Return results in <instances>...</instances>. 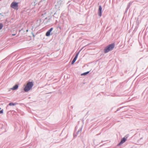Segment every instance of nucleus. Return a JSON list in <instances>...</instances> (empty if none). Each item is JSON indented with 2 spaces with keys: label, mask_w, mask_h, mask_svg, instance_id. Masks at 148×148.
<instances>
[{
  "label": "nucleus",
  "mask_w": 148,
  "mask_h": 148,
  "mask_svg": "<svg viewBox=\"0 0 148 148\" xmlns=\"http://www.w3.org/2000/svg\"><path fill=\"white\" fill-rule=\"evenodd\" d=\"M126 140V138L125 137L123 138L121 140L120 142L118 144V146H119L124 143Z\"/></svg>",
  "instance_id": "obj_5"
},
{
  "label": "nucleus",
  "mask_w": 148,
  "mask_h": 148,
  "mask_svg": "<svg viewBox=\"0 0 148 148\" xmlns=\"http://www.w3.org/2000/svg\"><path fill=\"white\" fill-rule=\"evenodd\" d=\"M3 112V110L0 111V114L2 113Z\"/></svg>",
  "instance_id": "obj_15"
},
{
  "label": "nucleus",
  "mask_w": 148,
  "mask_h": 148,
  "mask_svg": "<svg viewBox=\"0 0 148 148\" xmlns=\"http://www.w3.org/2000/svg\"><path fill=\"white\" fill-rule=\"evenodd\" d=\"M16 105V104L15 103H12V102H11V103H10L8 105L10 106H14L15 105Z\"/></svg>",
  "instance_id": "obj_10"
},
{
  "label": "nucleus",
  "mask_w": 148,
  "mask_h": 148,
  "mask_svg": "<svg viewBox=\"0 0 148 148\" xmlns=\"http://www.w3.org/2000/svg\"><path fill=\"white\" fill-rule=\"evenodd\" d=\"M82 126L79 128V130L77 131V132L76 133L77 134L76 135L75 134H74V137L76 136L77 134H80L82 132Z\"/></svg>",
  "instance_id": "obj_6"
},
{
  "label": "nucleus",
  "mask_w": 148,
  "mask_h": 148,
  "mask_svg": "<svg viewBox=\"0 0 148 148\" xmlns=\"http://www.w3.org/2000/svg\"><path fill=\"white\" fill-rule=\"evenodd\" d=\"M115 44L114 43H112L107 46L104 49V52L105 53L108 52L109 51H112L114 47Z\"/></svg>",
  "instance_id": "obj_1"
},
{
  "label": "nucleus",
  "mask_w": 148,
  "mask_h": 148,
  "mask_svg": "<svg viewBox=\"0 0 148 148\" xmlns=\"http://www.w3.org/2000/svg\"><path fill=\"white\" fill-rule=\"evenodd\" d=\"M15 35H16V34H12V36H15Z\"/></svg>",
  "instance_id": "obj_16"
},
{
  "label": "nucleus",
  "mask_w": 148,
  "mask_h": 148,
  "mask_svg": "<svg viewBox=\"0 0 148 148\" xmlns=\"http://www.w3.org/2000/svg\"><path fill=\"white\" fill-rule=\"evenodd\" d=\"M53 30V27H51L49 30V31H50L51 32Z\"/></svg>",
  "instance_id": "obj_14"
},
{
  "label": "nucleus",
  "mask_w": 148,
  "mask_h": 148,
  "mask_svg": "<svg viewBox=\"0 0 148 148\" xmlns=\"http://www.w3.org/2000/svg\"><path fill=\"white\" fill-rule=\"evenodd\" d=\"M34 84L32 82H28L24 89L25 92H27L33 86Z\"/></svg>",
  "instance_id": "obj_2"
},
{
  "label": "nucleus",
  "mask_w": 148,
  "mask_h": 148,
  "mask_svg": "<svg viewBox=\"0 0 148 148\" xmlns=\"http://www.w3.org/2000/svg\"><path fill=\"white\" fill-rule=\"evenodd\" d=\"M128 8H129V7L128 8H127V10Z\"/></svg>",
  "instance_id": "obj_19"
},
{
  "label": "nucleus",
  "mask_w": 148,
  "mask_h": 148,
  "mask_svg": "<svg viewBox=\"0 0 148 148\" xmlns=\"http://www.w3.org/2000/svg\"><path fill=\"white\" fill-rule=\"evenodd\" d=\"M77 59V58H74L73 59V61L72 62H71V64H74V62L76 61Z\"/></svg>",
  "instance_id": "obj_9"
},
{
  "label": "nucleus",
  "mask_w": 148,
  "mask_h": 148,
  "mask_svg": "<svg viewBox=\"0 0 148 148\" xmlns=\"http://www.w3.org/2000/svg\"><path fill=\"white\" fill-rule=\"evenodd\" d=\"M51 31H50L49 30H48L46 34V36H49L50 35V33Z\"/></svg>",
  "instance_id": "obj_8"
},
{
  "label": "nucleus",
  "mask_w": 148,
  "mask_h": 148,
  "mask_svg": "<svg viewBox=\"0 0 148 148\" xmlns=\"http://www.w3.org/2000/svg\"><path fill=\"white\" fill-rule=\"evenodd\" d=\"M120 109V108H119L117 110V111H118Z\"/></svg>",
  "instance_id": "obj_17"
},
{
  "label": "nucleus",
  "mask_w": 148,
  "mask_h": 148,
  "mask_svg": "<svg viewBox=\"0 0 148 148\" xmlns=\"http://www.w3.org/2000/svg\"><path fill=\"white\" fill-rule=\"evenodd\" d=\"M0 14L1 15V13Z\"/></svg>",
  "instance_id": "obj_20"
},
{
  "label": "nucleus",
  "mask_w": 148,
  "mask_h": 148,
  "mask_svg": "<svg viewBox=\"0 0 148 148\" xmlns=\"http://www.w3.org/2000/svg\"><path fill=\"white\" fill-rule=\"evenodd\" d=\"M131 4V2L130 3H129V5H130V4Z\"/></svg>",
  "instance_id": "obj_18"
},
{
  "label": "nucleus",
  "mask_w": 148,
  "mask_h": 148,
  "mask_svg": "<svg viewBox=\"0 0 148 148\" xmlns=\"http://www.w3.org/2000/svg\"><path fill=\"white\" fill-rule=\"evenodd\" d=\"M1 109V108H0V110Z\"/></svg>",
  "instance_id": "obj_21"
},
{
  "label": "nucleus",
  "mask_w": 148,
  "mask_h": 148,
  "mask_svg": "<svg viewBox=\"0 0 148 148\" xmlns=\"http://www.w3.org/2000/svg\"><path fill=\"white\" fill-rule=\"evenodd\" d=\"M3 26V25L1 23H0V29H2Z\"/></svg>",
  "instance_id": "obj_13"
},
{
  "label": "nucleus",
  "mask_w": 148,
  "mask_h": 148,
  "mask_svg": "<svg viewBox=\"0 0 148 148\" xmlns=\"http://www.w3.org/2000/svg\"><path fill=\"white\" fill-rule=\"evenodd\" d=\"M18 88V86L17 84L15 85L12 88H11V89L12 90H15L17 89Z\"/></svg>",
  "instance_id": "obj_7"
},
{
  "label": "nucleus",
  "mask_w": 148,
  "mask_h": 148,
  "mask_svg": "<svg viewBox=\"0 0 148 148\" xmlns=\"http://www.w3.org/2000/svg\"><path fill=\"white\" fill-rule=\"evenodd\" d=\"M102 8L101 5H100L99 6V8L98 10V15L99 16H101V13H102Z\"/></svg>",
  "instance_id": "obj_4"
},
{
  "label": "nucleus",
  "mask_w": 148,
  "mask_h": 148,
  "mask_svg": "<svg viewBox=\"0 0 148 148\" xmlns=\"http://www.w3.org/2000/svg\"><path fill=\"white\" fill-rule=\"evenodd\" d=\"M18 3L16 2H12L11 5V7L15 10H17L18 9Z\"/></svg>",
  "instance_id": "obj_3"
},
{
  "label": "nucleus",
  "mask_w": 148,
  "mask_h": 148,
  "mask_svg": "<svg viewBox=\"0 0 148 148\" xmlns=\"http://www.w3.org/2000/svg\"><path fill=\"white\" fill-rule=\"evenodd\" d=\"M82 49H81L77 53L76 55H75V58H77L78 57V55L79 54V52Z\"/></svg>",
  "instance_id": "obj_11"
},
{
  "label": "nucleus",
  "mask_w": 148,
  "mask_h": 148,
  "mask_svg": "<svg viewBox=\"0 0 148 148\" xmlns=\"http://www.w3.org/2000/svg\"><path fill=\"white\" fill-rule=\"evenodd\" d=\"M89 71H88L82 74V75H85L89 73Z\"/></svg>",
  "instance_id": "obj_12"
}]
</instances>
